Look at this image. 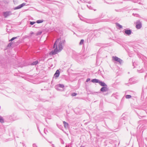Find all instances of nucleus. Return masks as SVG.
<instances>
[{"label": "nucleus", "instance_id": "1", "mask_svg": "<svg viewBox=\"0 0 147 147\" xmlns=\"http://www.w3.org/2000/svg\"><path fill=\"white\" fill-rule=\"evenodd\" d=\"M65 40L64 39L61 40L60 38L57 39L53 45V48H55L54 50L52 51L50 55H55L59 51H60L63 48V45H64Z\"/></svg>", "mask_w": 147, "mask_h": 147}, {"label": "nucleus", "instance_id": "2", "mask_svg": "<svg viewBox=\"0 0 147 147\" xmlns=\"http://www.w3.org/2000/svg\"><path fill=\"white\" fill-rule=\"evenodd\" d=\"M112 60L116 61L120 64L123 63V61L122 59L116 56H113L112 57Z\"/></svg>", "mask_w": 147, "mask_h": 147}, {"label": "nucleus", "instance_id": "3", "mask_svg": "<svg viewBox=\"0 0 147 147\" xmlns=\"http://www.w3.org/2000/svg\"><path fill=\"white\" fill-rule=\"evenodd\" d=\"M136 28L138 29H140L142 26V24L140 20H137L136 22Z\"/></svg>", "mask_w": 147, "mask_h": 147}, {"label": "nucleus", "instance_id": "4", "mask_svg": "<svg viewBox=\"0 0 147 147\" xmlns=\"http://www.w3.org/2000/svg\"><path fill=\"white\" fill-rule=\"evenodd\" d=\"M125 34L127 35H129L131 34V31L130 30L125 29L124 30Z\"/></svg>", "mask_w": 147, "mask_h": 147}, {"label": "nucleus", "instance_id": "5", "mask_svg": "<svg viewBox=\"0 0 147 147\" xmlns=\"http://www.w3.org/2000/svg\"><path fill=\"white\" fill-rule=\"evenodd\" d=\"M26 5V3H23L22 4L14 8V9H20L22 7H23L24 6Z\"/></svg>", "mask_w": 147, "mask_h": 147}, {"label": "nucleus", "instance_id": "6", "mask_svg": "<svg viewBox=\"0 0 147 147\" xmlns=\"http://www.w3.org/2000/svg\"><path fill=\"white\" fill-rule=\"evenodd\" d=\"M64 87L63 84H59L55 86V88L56 89L58 90H60L59 88H63Z\"/></svg>", "mask_w": 147, "mask_h": 147}, {"label": "nucleus", "instance_id": "7", "mask_svg": "<svg viewBox=\"0 0 147 147\" xmlns=\"http://www.w3.org/2000/svg\"><path fill=\"white\" fill-rule=\"evenodd\" d=\"M80 20L82 21H83L84 22H86L87 23H94L95 22H94V20H88L87 21H86V20H83L81 18H80Z\"/></svg>", "mask_w": 147, "mask_h": 147}, {"label": "nucleus", "instance_id": "8", "mask_svg": "<svg viewBox=\"0 0 147 147\" xmlns=\"http://www.w3.org/2000/svg\"><path fill=\"white\" fill-rule=\"evenodd\" d=\"M100 90L103 92L107 91L108 90V88H107V86L103 87L100 89Z\"/></svg>", "mask_w": 147, "mask_h": 147}, {"label": "nucleus", "instance_id": "9", "mask_svg": "<svg viewBox=\"0 0 147 147\" xmlns=\"http://www.w3.org/2000/svg\"><path fill=\"white\" fill-rule=\"evenodd\" d=\"M60 74V72L58 70H57L54 75V76L56 78L58 77Z\"/></svg>", "mask_w": 147, "mask_h": 147}, {"label": "nucleus", "instance_id": "10", "mask_svg": "<svg viewBox=\"0 0 147 147\" xmlns=\"http://www.w3.org/2000/svg\"><path fill=\"white\" fill-rule=\"evenodd\" d=\"M99 84L100 86L103 87L107 86V85L104 82L101 81H99Z\"/></svg>", "mask_w": 147, "mask_h": 147}, {"label": "nucleus", "instance_id": "11", "mask_svg": "<svg viewBox=\"0 0 147 147\" xmlns=\"http://www.w3.org/2000/svg\"><path fill=\"white\" fill-rule=\"evenodd\" d=\"M11 117L12 118L11 119V121H15L18 119V118H17L16 116L14 115H13V116L11 115Z\"/></svg>", "mask_w": 147, "mask_h": 147}, {"label": "nucleus", "instance_id": "12", "mask_svg": "<svg viewBox=\"0 0 147 147\" xmlns=\"http://www.w3.org/2000/svg\"><path fill=\"white\" fill-rule=\"evenodd\" d=\"M100 80L96 79H93L91 80V82L93 83H99Z\"/></svg>", "mask_w": 147, "mask_h": 147}, {"label": "nucleus", "instance_id": "13", "mask_svg": "<svg viewBox=\"0 0 147 147\" xmlns=\"http://www.w3.org/2000/svg\"><path fill=\"white\" fill-rule=\"evenodd\" d=\"M63 122L64 127L65 128H67L68 127V123L65 121H63Z\"/></svg>", "mask_w": 147, "mask_h": 147}, {"label": "nucleus", "instance_id": "14", "mask_svg": "<svg viewBox=\"0 0 147 147\" xmlns=\"http://www.w3.org/2000/svg\"><path fill=\"white\" fill-rule=\"evenodd\" d=\"M38 63V61L37 60L33 61L31 64L32 65H36Z\"/></svg>", "mask_w": 147, "mask_h": 147}, {"label": "nucleus", "instance_id": "15", "mask_svg": "<svg viewBox=\"0 0 147 147\" xmlns=\"http://www.w3.org/2000/svg\"><path fill=\"white\" fill-rule=\"evenodd\" d=\"M9 13L8 12H5L3 13V15L5 18L6 17L8 16Z\"/></svg>", "mask_w": 147, "mask_h": 147}, {"label": "nucleus", "instance_id": "16", "mask_svg": "<svg viewBox=\"0 0 147 147\" xmlns=\"http://www.w3.org/2000/svg\"><path fill=\"white\" fill-rule=\"evenodd\" d=\"M43 22V20H38L36 21V22L38 24L42 23Z\"/></svg>", "mask_w": 147, "mask_h": 147}, {"label": "nucleus", "instance_id": "17", "mask_svg": "<svg viewBox=\"0 0 147 147\" xmlns=\"http://www.w3.org/2000/svg\"><path fill=\"white\" fill-rule=\"evenodd\" d=\"M84 42V40L83 39H82L79 43V44L80 45H82L83 44Z\"/></svg>", "mask_w": 147, "mask_h": 147}, {"label": "nucleus", "instance_id": "18", "mask_svg": "<svg viewBox=\"0 0 147 147\" xmlns=\"http://www.w3.org/2000/svg\"><path fill=\"white\" fill-rule=\"evenodd\" d=\"M131 97V96L129 95H127L125 96V98H129Z\"/></svg>", "mask_w": 147, "mask_h": 147}, {"label": "nucleus", "instance_id": "19", "mask_svg": "<svg viewBox=\"0 0 147 147\" xmlns=\"http://www.w3.org/2000/svg\"><path fill=\"white\" fill-rule=\"evenodd\" d=\"M116 25H117V26L119 28H122V26L120 25L118 23H117L116 24Z\"/></svg>", "mask_w": 147, "mask_h": 147}, {"label": "nucleus", "instance_id": "20", "mask_svg": "<svg viewBox=\"0 0 147 147\" xmlns=\"http://www.w3.org/2000/svg\"><path fill=\"white\" fill-rule=\"evenodd\" d=\"M17 38V37H13L11 38L10 40V41H12L14 40V39H16Z\"/></svg>", "mask_w": 147, "mask_h": 147}, {"label": "nucleus", "instance_id": "21", "mask_svg": "<svg viewBox=\"0 0 147 147\" xmlns=\"http://www.w3.org/2000/svg\"><path fill=\"white\" fill-rule=\"evenodd\" d=\"M0 122L1 123H3L4 122V120L0 116Z\"/></svg>", "mask_w": 147, "mask_h": 147}, {"label": "nucleus", "instance_id": "22", "mask_svg": "<svg viewBox=\"0 0 147 147\" xmlns=\"http://www.w3.org/2000/svg\"><path fill=\"white\" fill-rule=\"evenodd\" d=\"M35 23V22H30V24L31 25H33Z\"/></svg>", "mask_w": 147, "mask_h": 147}, {"label": "nucleus", "instance_id": "23", "mask_svg": "<svg viewBox=\"0 0 147 147\" xmlns=\"http://www.w3.org/2000/svg\"><path fill=\"white\" fill-rule=\"evenodd\" d=\"M47 1H52V2H58L57 1H54V0H47Z\"/></svg>", "mask_w": 147, "mask_h": 147}, {"label": "nucleus", "instance_id": "24", "mask_svg": "<svg viewBox=\"0 0 147 147\" xmlns=\"http://www.w3.org/2000/svg\"><path fill=\"white\" fill-rule=\"evenodd\" d=\"M77 94L75 93H73L72 94V96H75Z\"/></svg>", "mask_w": 147, "mask_h": 147}, {"label": "nucleus", "instance_id": "25", "mask_svg": "<svg viewBox=\"0 0 147 147\" xmlns=\"http://www.w3.org/2000/svg\"><path fill=\"white\" fill-rule=\"evenodd\" d=\"M87 6L90 9H92V7H91V6H89L88 5H87Z\"/></svg>", "mask_w": 147, "mask_h": 147}, {"label": "nucleus", "instance_id": "26", "mask_svg": "<svg viewBox=\"0 0 147 147\" xmlns=\"http://www.w3.org/2000/svg\"><path fill=\"white\" fill-rule=\"evenodd\" d=\"M41 33H42V32H38L37 33V35H40L41 34Z\"/></svg>", "mask_w": 147, "mask_h": 147}, {"label": "nucleus", "instance_id": "27", "mask_svg": "<svg viewBox=\"0 0 147 147\" xmlns=\"http://www.w3.org/2000/svg\"><path fill=\"white\" fill-rule=\"evenodd\" d=\"M33 147H37L36 145L35 144H33Z\"/></svg>", "mask_w": 147, "mask_h": 147}, {"label": "nucleus", "instance_id": "28", "mask_svg": "<svg viewBox=\"0 0 147 147\" xmlns=\"http://www.w3.org/2000/svg\"><path fill=\"white\" fill-rule=\"evenodd\" d=\"M90 80V78H88L86 80V82H88Z\"/></svg>", "mask_w": 147, "mask_h": 147}, {"label": "nucleus", "instance_id": "29", "mask_svg": "<svg viewBox=\"0 0 147 147\" xmlns=\"http://www.w3.org/2000/svg\"><path fill=\"white\" fill-rule=\"evenodd\" d=\"M143 71H144L142 69V70H139V72L142 73V72H143Z\"/></svg>", "mask_w": 147, "mask_h": 147}, {"label": "nucleus", "instance_id": "30", "mask_svg": "<svg viewBox=\"0 0 147 147\" xmlns=\"http://www.w3.org/2000/svg\"><path fill=\"white\" fill-rule=\"evenodd\" d=\"M51 146H52L53 147H55V145H54V144H52Z\"/></svg>", "mask_w": 147, "mask_h": 147}, {"label": "nucleus", "instance_id": "31", "mask_svg": "<svg viewBox=\"0 0 147 147\" xmlns=\"http://www.w3.org/2000/svg\"><path fill=\"white\" fill-rule=\"evenodd\" d=\"M61 143L63 144H64V142L63 140H62V141H61Z\"/></svg>", "mask_w": 147, "mask_h": 147}, {"label": "nucleus", "instance_id": "32", "mask_svg": "<svg viewBox=\"0 0 147 147\" xmlns=\"http://www.w3.org/2000/svg\"><path fill=\"white\" fill-rule=\"evenodd\" d=\"M30 33L31 35H32V34H34V33L32 32H31Z\"/></svg>", "mask_w": 147, "mask_h": 147}, {"label": "nucleus", "instance_id": "33", "mask_svg": "<svg viewBox=\"0 0 147 147\" xmlns=\"http://www.w3.org/2000/svg\"><path fill=\"white\" fill-rule=\"evenodd\" d=\"M147 76V74H146V75L145 76V78Z\"/></svg>", "mask_w": 147, "mask_h": 147}, {"label": "nucleus", "instance_id": "34", "mask_svg": "<svg viewBox=\"0 0 147 147\" xmlns=\"http://www.w3.org/2000/svg\"><path fill=\"white\" fill-rule=\"evenodd\" d=\"M9 44H10V47L11 45V43H9Z\"/></svg>", "mask_w": 147, "mask_h": 147}, {"label": "nucleus", "instance_id": "35", "mask_svg": "<svg viewBox=\"0 0 147 147\" xmlns=\"http://www.w3.org/2000/svg\"><path fill=\"white\" fill-rule=\"evenodd\" d=\"M11 118V117H10V119H9V120H10V119H11V118Z\"/></svg>", "mask_w": 147, "mask_h": 147}, {"label": "nucleus", "instance_id": "36", "mask_svg": "<svg viewBox=\"0 0 147 147\" xmlns=\"http://www.w3.org/2000/svg\"><path fill=\"white\" fill-rule=\"evenodd\" d=\"M88 3H91V2H90V1H89V2H88Z\"/></svg>", "mask_w": 147, "mask_h": 147}, {"label": "nucleus", "instance_id": "37", "mask_svg": "<svg viewBox=\"0 0 147 147\" xmlns=\"http://www.w3.org/2000/svg\"><path fill=\"white\" fill-rule=\"evenodd\" d=\"M15 0H13V2H14V3H15Z\"/></svg>", "mask_w": 147, "mask_h": 147}, {"label": "nucleus", "instance_id": "38", "mask_svg": "<svg viewBox=\"0 0 147 147\" xmlns=\"http://www.w3.org/2000/svg\"><path fill=\"white\" fill-rule=\"evenodd\" d=\"M74 34H76V35H77L76 34H75V32H74Z\"/></svg>", "mask_w": 147, "mask_h": 147}, {"label": "nucleus", "instance_id": "39", "mask_svg": "<svg viewBox=\"0 0 147 147\" xmlns=\"http://www.w3.org/2000/svg\"><path fill=\"white\" fill-rule=\"evenodd\" d=\"M50 143H51V142H49Z\"/></svg>", "mask_w": 147, "mask_h": 147}, {"label": "nucleus", "instance_id": "40", "mask_svg": "<svg viewBox=\"0 0 147 147\" xmlns=\"http://www.w3.org/2000/svg\"><path fill=\"white\" fill-rule=\"evenodd\" d=\"M96 9L94 10V11H96Z\"/></svg>", "mask_w": 147, "mask_h": 147}, {"label": "nucleus", "instance_id": "41", "mask_svg": "<svg viewBox=\"0 0 147 147\" xmlns=\"http://www.w3.org/2000/svg\"><path fill=\"white\" fill-rule=\"evenodd\" d=\"M84 147V146H82V147H81H81Z\"/></svg>", "mask_w": 147, "mask_h": 147}]
</instances>
